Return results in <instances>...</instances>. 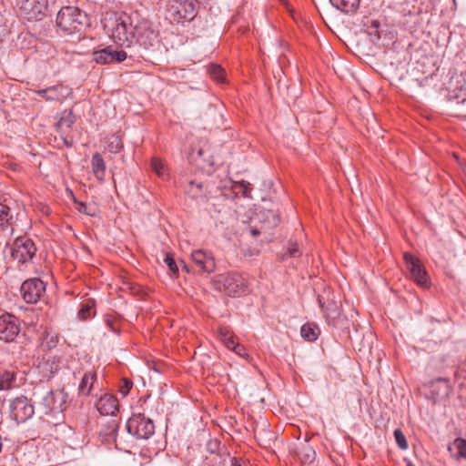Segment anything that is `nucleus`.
Here are the masks:
<instances>
[{
  "instance_id": "nucleus-26",
  "label": "nucleus",
  "mask_w": 466,
  "mask_h": 466,
  "mask_svg": "<svg viewBox=\"0 0 466 466\" xmlns=\"http://www.w3.org/2000/svg\"><path fill=\"white\" fill-rule=\"evenodd\" d=\"M16 374L14 371L0 372V390H6L15 386Z\"/></svg>"
},
{
  "instance_id": "nucleus-50",
  "label": "nucleus",
  "mask_w": 466,
  "mask_h": 466,
  "mask_svg": "<svg viewBox=\"0 0 466 466\" xmlns=\"http://www.w3.org/2000/svg\"><path fill=\"white\" fill-rule=\"evenodd\" d=\"M65 144H66L67 146H71V144H68L66 140H65Z\"/></svg>"
},
{
  "instance_id": "nucleus-32",
  "label": "nucleus",
  "mask_w": 466,
  "mask_h": 466,
  "mask_svg": "<svg viewBox=\"0 0 466 466\" xmlns=\"http://www.w3.org/2000/svg\"><path fill=\"white\" fill-rule=\"evenodd\" d=\"M453 448L456 449L458 458L466 459V440L458 438L453 442Z\"/></svg>"
},
{
  "instance_id": "nucleus-31",
  "label": "nucleus",
  "mask_w": 466,
  "mask_h": 466,
  "mask_svg": "<svg viewBox=\"0 0 466 466\" xmlns=\"http://www.w3.org/2000/svg\"><path fill=\"white\" fill-rule=\"evenodd\" d=\"M203 185L200 182L190 181L187 189V194L192 198H197L203 195Z\"/></svg>"
},
{
  "instance_id": "nucleus-15",
  "label": "nucleus",
  "mask_w": 466,
  "mask_h": 466,
  "mask_svg": "<svg viewBox=\"0 0 466 466\" xmlns=\"http://www.w3.org/2000/svg\"><path fill=\"white\" fill-rule=\"evenodd\" d=\"M191 260L197 269L201 273H212L215 271L216 263L213 254L205 249H196L191 253Z\"/></svg>"
},
{
  "instance_id": "nucleus-3",
  "label": "nucleus",
  "mask_w": 466,
  "mask_h": 466,
  "mask_svg": "<svg viewBox=\"0 0 466 466\" xmlns=\"http://www.w3.org/2000/svg\"><path fill=\"white\" fill-rule=\"evenodd\" d=\"M88 24L86 14L76 6H64L56 15V25L69 35L81 32Z\"/></svg>"
},
{
  "instance_id": "nucleus-20",
  "label": "nucleus",
  "mask_w": 466,
  "mask_h": 466,
  "mask_svg": "<svg viewBox=\"0 0 466 466\" xmlns=\"http://www.w3.org/2000/svg\"><path fill=\"white\" fill-rule=\"evenodd\" d=\"M319 305L321 308L326 319H334L339 315V308L338 302L333 298L325 299L323 296H318Z\"/></svg>"
},
{
  "instance_id": "nucleus-43",
  "label": "nucleus",
  "mask_w": 466,
  "mask_h": 466,
  "mask_svg": "<svg viewBox=\"0 0 466 466\" xmlns=\"http://www.w3.org/2000/svg\"><path fill=\"white\" fill-rule=\"evenodd\" d=\"M76 209L80 212V213H83V214H86V215H88V216H93V212H91V210L89 209V208L86 206V204L83 203V202H79L77 203V207H76Z\"/></svg>"
},
{
  "instance_id": "nucleus-14",
  "label": "nucleus",
  "mask_w": 466,
  "mask_h": 466,
  "mask_svg": "<svg viewBox=\"0 0 466 466\" xmlns=\"http://www.w3.org/2000/svg\"><path fill=\"white\" fill-rule=\"evenodd\" d=\"M20 291L27 303L35 304L45 293L46 285L40 279H30L23 282Z\"/></svg>"
},
{
  "instance_id": "nucleus-1",
  "label": "nucleus",
  "mask_w": 466,
  "mask_h": 466,
  "mask_svg": "<svg viewBox=\"0 0 466 466\" xmlns=\"http://www.w3.org/2000/svg\"><path fill=\"white\" fill-rule=\"evenodd\" d=\"M136 46L144 52L140 56L153 64L160 63L167 51L158 39L157 32L147 21L137 22V36L133 46Z\"/></svg>"
},
{
  "instance_id": "nucleus-29",
  "label": "nucleus",
  "mask_w": 466,
  "mask_h": 466,
  "mask_svg": "<svg viewBox=\"0 0 466 466\" xmlns=\"http://www.w3.org/2000/svg\"><path fill=\"white\" fill-rule=\"evenodd\" d=\"M12 219L13 215L10 213V208L6 205L0 204V230L6 229Z\"/></svg>"
},
{
  "instance_id": "nucleus-38",
  "label": "nucleus",
  "mask_w": 466,
  "mask_h": 466,
  "mask_svg": "<svg viewBox=\"0 0 466 466\" xmlns=\"http://www.w3.org/2000/svg\"><path fill=\"white\" fill-rule=\"evenodd\" d=\"M76 121V117L73 113L70 111L66 116H62L59 120L60 126H66V127H70Z\"/></svg>"
},
{
  "instance_id": "nucleus-6",
  "label": "nucleus",
  "mask_w": 466,
  "mask_h": 466,
  "mask_svg": "<svg viewBox=\"0 0 466 466\" xmlns=\"http://www.w3.org/2000/svg\"><path fill=\"white\" fill-rule=\"evenodd\" d=\"M214 288L228 296H240L247 292L248 282L238 273L219 274L213 280Z\"/></svg>"
},
{
  "instance_id": "nucleus-37",
  "label": "nucleus",
  "mask_w": 466,
  "mask_h": 466,
  "mask_svg": "<svg viewBox=\"0 0 466 466\" xmlns=\"http://www.w3.org/2000/svg\"><path fill=\"white\" fill-rule=\"evenodd\" d=\"M210 75L218 82L224 81V71L219 66H212L210 68Z\"/></svg>"
},
{
  "instance_id": "nucleus-35",
  "label": "nucleus",
  "mask_w": 466,
  "mask_h": 466,
  "mask_svg": "<svg viewBox=\"0 0 466 466\" xmlns=\"http://www.w3.org/2000/svg\"><path fill=\"white\" fill-rule=\"evenodd\" d=\"M394 437L400 449L406 450L408 448L406 437L400 429L394 431Z\"/></svg>"
},
{
  "instance_id": "nucleus-25",
  "label": "nucleus",
  "mask_w": 466,
  "mask_h": 466,
  "mask_svg": "<svg viewBox=\"0 0 466 466\" xmlns=\"http://www.w3.org/2000/svg\"><path fill=\"white\" fill-rule=\"evenodd\" d=\"M360 1V0H329L334 7L344 13L354 12L359 7Z\"/></svg>"
},
{
  "instance_id": "nucleus-4",
  "label": "nucleus",
  "mask_w": 466,
  "mask_h": 466,
  "mask_svg": "<svg viewBox=\"0 0 466 466\" xmlns=\"http://www.w3.org/2000/svg\"><path fill=\"white\" fill-rule=\"evenodd\" d=\"M35 397H41L37 402L38 409L45 414L61 413L66 410L68 399L67 393L63 390H44L37 389L34 391Z\"/></svg>"
},
{
  "instance_id": "nucleus-8",
  "label": "nucleus",
  "mask_w": 466,
  "mask_h": 466,
  "mask_svg": "<svg viewBox=\"0 0 466 466\" xmlns=\"http://www.w3.org/2000/svg\"><path fill=\"white\" fill-rule=\"evenodd\" d=\"M34 241L26 237L16 238L10 246V253L14 260L25 264L33 259L36 253Z\"/></svg>"
},
{
  "instance_id": "nucleus-7",
  "label": "nucleus",
  "mask_w": 466,
  "mask_h": 466,
  "mask_svg": "<svg viewBox=\"0 0 466 466\" xmlns=\"http://www.w3.org/2000/svg\"><path fill=\"white\" fill-rule=\"evenodd\" d=\"M8 412L16 423H24L33 417L35 407L28 398L21 395L9 400Z\"/></svg>"
},
{
  "instance_id": "nucleus-10",
  "label": "nucleus",
  "mask_w": 466,
  "mask_h": 466,
  "mask_svg": "<svg viewBox=\"0 0 466 466\" xmlns=\"http://www.w3.org/2000/svg\"><path fill=\"white\" fill-rule=\"evenodd\" d=\"M404 261L410 278L423 289L430 288L428 273L420 259L410 253H405Z\"/></svg>"
},
{
  "instance_id": "nucleus-30",
  "label": "nucleus",
  "mask_w": 466,
  "mask_h": 466,
  "mask_svg": "<svg viewBox=\"0 0 466 466\" xmlns=\"http://www.w3.org/2000/svg\"><path fill=\"white\" fill-rule=\"evenodd\" d=\"M106 148L112 154L120 152L123 148V143L120 137L112 135L106 142Z\"/></svg>"
},
{
  "instance_id": "nucleus-42",
  "label": "nucleus",
  "mask_w": 466,
  "mask_h": 466,
  "mask_svg": "<svg viewBox=\"0 0 466 466\" xmlns=\"http://www.w3.org/2000/svg\"><path fill=\"white\" fill-rule=\"evenodd\" d=\"M105 322L106 324V326H108L111 330L115 333H117L118 332V328L115 325V322H116V319L112 316H106L105 317Z\"/></svg>"
},
{
  "instance_id": "nucleus-45",
  "label": "nucleus",
  "mask_w": 466,
  "mask_h": 466,
  "mask_svg": "<svg viewBox=\"0 0 466 466\" xmlns=\"http://www.w3.org/2000/svg\"><path fill=\"white\" fill-rule=\"evenodd\" d=\"M44 92H47V87L43 88V89L34 90V93H35L36 95H38L40 97H42L43 99H45L46 101L47 94H46Z\"/></svg>"
},
{
  "instance_id": "nucleus-40",
  "label": "nucleus",
  "mask_w": 466,
  "mask_h": 466,
  "mask_svg": "<svg viewBox=\"0 0 466 466\" xmlns=\"http://www.w3.org/2000/svg\"><path fill=\"white\" fill-rule=\"evenodd\" d=\"M305 453L301 457V460L304 462H312L315 459V451L310 447H305Z\"/></svg>"
},
{
  "instance_id": "nucleus-19",
  "label": "nucleus",
  "mask_w": 466,
  "mask_h": 466,
  "mask_svg": "<svg viewBox=\"0 0 466 466\" xmlns=\"http://www.w3.org/2000/svg\"><path fill=\"white\" fill-rule=\"evenodd\" d=\"M256 220L262 224L261 229H270L276 228L280 223V218L277 213L272 210L263 209L256 214Z\"/></svg>"
},
{
  "instance_id": "nucleus-46",
  "label": "nucleus",
  "mask_w": 466,
  "mask_h": 466,
  "mask_svg": "<svg viewBox=\"0 0 466 466\" xmlns=\"http://www.w3.org/2000/svg\"><path fill=\"white\" fill-rule=\"evenodd\" d=\"M263 231H266L265 229H258L257 228H251V234L254 236V237H257L258 235H260Z\"/></svg>"
},
{
  "instance_id": "nucleus-23",
  "label": "nucleus",
  "mask_w": 466,
  "mask_h": 466,
  "mask_svg": "<svg viewBox=\"0 0 466 466\" xmlns=\"http://www.w3.org/2000/svg\"><path fill=\"white\" fill-rule=\"evenodd\" d=\"M228 183L229 186L225 185V187H229L235 196L248 197L252 189L250 183L244 180L238 182L229 180Z\"/></svg>"
},
{
  "instance_id": "nucleus-28",
  "label": "nucleus",
  "mask_w": 466,
  "mask_h": 466,
  "mask_svg": "<svg viewBox=\"0 0 466 466\" xmlns=\"http://www.w3.org/2000/svg\"><path fill=\"white\" fill-rule=\"evenodd\" d=\"M319 330L317 326L313 324H304L300 329V334L303 339L308 341H314L318 339Z\"/></svg>"
},
{
  "instance_id": "nucleus-12",
  "label": "nucleus",
  "mask_w": 466,
  "mask_h": 466,
  "mask_svg": "<svg viewBox=\"0 0 466 466\" xmlns=\"http://www.w3.org/2000/svg\"><path fill=\"white\" fill-rule=\"evenodd\" d=\"M19 10L29 21L42 20L47 10V0H21Z\"/></svg>"
},
{
  "instance_id": "nucleus-2",
  "label": "nucleus",
  "mask_w": 466,
  "mask_h": 466,
  "mask_svg": "<svg viewBox=\"0 0 466 466\" xmlns=\"http://www.w3.org/2000/svg\"><path fill=\"white\" fill-rule=\"evenodd\" d=\"M137 18L136 16V19ZM111 36L114 41L121 46L132 48L137 36V23L135 24V17L125 12L116 14Z\"/></svg>"
},
{
  "instance_id": "nucleus-11",
  "label": "nucleus",
  "mask_w": 466,
  "mask_h": 466,
  "mask_svg": "<svg viewBox=\"0 0 466 466\" xmlns=\"http://www.w3.org/2000/svg\"><path fill=\"white\" fill-rule=\"evenodd\" d=\"M21 331V323L15 315L5 313L0 315V340L14 342Z\"/></svg>"
},
{
  "instance_id": "nucleus-5",
  "label": "nucleus",
  "mask_w": 466,
  "mask_h": 466,
  "mask_svg": "<svg viewBox=\"0 0 466 466\" xmlns=\"http://www.w3.org/2000/svg\"><path fill=\"white\" fill-rule=\"evenodd\" d=\"M172 23L191 21L196 16L197 0H161Z\"/></svg>"
},
{
  "instance_id": "nucleus-9",
  "label": "nucleus",
  "mask_w": 466,
  "mask_h": 466,
  "mask_svg": "<svg viewBox=\"0 0 466 466\" xmlns=\"http://www.w3.org/2000/svg\"><path fill=\"white\" fill-rule=\"evenodd\" d=\"M127 432L137 439H148L155 432L153 421L143 414H134L127 421Z\"/></svg>"
},
{
  "instance_id": "nucleus-36",
  "label": "nucleus",
  "mask_w": 466,
  "mask_h": 466,
  "mask_svg": "<svg viewBox=\"0 0 466 466\" xmlns=\"http://www.w3.org/2000/svg\"><path fill=\"white\" fill-rule=\"evenodd\" d=\"M164 262L169 268L170 272L177 273L178 271L177 266L173 256L169 253H167L164 258Z\"/></svg>"
},
{
  "instance_id": "nucleus-24",
  "label": "nucleus",
  "mask_w": 466,
  "mask_h": 466,
  "mask_svg": "<svg viewBox=\"0 0 466 466\" xmlns=\"http://www.w3.org/2000/svg\"><path fill=\"white\" fill-rule=\"evenodd\" d=\"M96 377V374L93 371H89L83 376L78 386V391L80 394L84 396L90 394Z\"/></svg>"
},
{
  "instance_id": "nucleus-18",
  "label": "nucleus",
  "mask_w": 466,
  "mask_h": 466,
  "mask_svg": "<svg viewBox=\"0 0 466 466\" xmlns=\"http://www.w3.org/2000/svg\"><path fill=\"white\" fill-rule=\"evenodd\" d=\"M96 406L101 415H115L118 410V400L113 395L105 394L100 397Z\"/></svg>"
},
{
  "instance_id": "nucleus-48",
  "label": "nucleus",
  "mask_w": 466,
  "mask_h": 466,
  "mask_svg": "<svg viewBox=\"0 0 466 466\" xmlns=\"http://www.w3.org/2000/svg\"><path fill=\"white\" fill-rule=\"evenodd\" d=\"M407 466H414L411 461H408Z\"/></svg>"
},
{
  "instance_id": "nucleus-49",
  "label": "nucleus",
  "mask_w": 466,
  "mask_h": 466,
  "mask_svg": "<svg viewBox=\"0 0 466 466\" xmlns=\"http://www.w3.org/2000/svg\"><path fill=\"white\" fill-rule=\"evenodd\" d=\"M235 466H242V465L238 463V461H236V465Z\"/></svg>"
},
{
  "instance_id": "nucleus-13",
  "label": "nucleus",
  "mask_w": 466,
  "mask_h": 466,
  "mask_svg": "<svg viewBox=\"0 0 466 466\" xmlns=\"http://www.w3.org/2000/svg\"><path fill=\"white\" fill-rule=\"evenodd\" d=\"M93 60L97 64L106 65L113 63H120L127 57H132L134 54H128L125 50H116L112 46L95 51L93 53Z\"/></svg>"
},
{
  "instance_id": "nucleus-47",
  "label": "nucleus",
  "mask_w": 466,
  "mask_h": 466,
  "mask_svg": "<svg viewBox=\"0 0 466 466\" xmlns=\"http://www.w3.org/2000/svg\"><path fill=\"white\" fill-rule=\"evenodd\" d=\"M234 350L237 354H238V355H240V356H242V355L244 354L243 352L245 351V350H244V347H243V346H242V349H237V350Z\"/></svg>"
},
{
  "instance_id": "nucleus-41",
  "label": "nucleus",
  "mask_w": 466,
  "mask_h": 466,
  "mask_svg": "<svg viewBox=\"0 0 466 466\" xmlns=\"http://www.w3.org/2000/svg\"><path fill=\"white\" fill-rule=\"evenodd\" d=\"M288 253L289 257L292 258H298L301 255V252L299 249V247L297 243L289 242V248H288Z\"/></svg>"
},
{
  "instance_id": "nucleus-16",
  "label": "nucleus",
  "mask_w": 466,
  "mask_h": 466,
  "mask_svg": "<svg viewBox=\"0 0 466 466\" xmlns=\"http://www.w3.org/2000/svg\"><path fill=\"white\" fill-rule=\"evenodd\" d=\"M451 391L450 382L447 379L439 378L427 386V396L433 402H438L447 398Z\"/></svg>"
},
{
  "instance_id": "nucleus-44",
  "label": "nucleus",
  "mask_w": 466,
  "mask_h": 466,
  "mask_svg": "<svg viewBox=\"0 0 466 466\" xmlns=\"http://www.w3.org/2000/svg\"><path fill=\"white\" fill-rule=\"evenodd\" d=\"M5 22V16L0 13V37L4 36L7 31Z\"/></svg>"
},
{
  "instance_id": "nucleus-39",
  "label": "nucleus",
  "mask_w": 466,
  "mask_h": 466,
  "mask_svg": "<svg viewBox=\"0 0 466 466\" xmlns=\"http://www.w3.org/2000/svg\"><path fill=\"white\" fill-rule=\"evenodd\" d=\"M133 386V383L128 379H123L121 381V385L119 388V392L122 394L123 397H126L129 390H131Z\"/></svg>"
},
{
  "instance_id": "nucleus-34",
  "label": "nucleus",
  "mask_w": 466,
  "mask_h": 466,
  "mask_svg": "<svg viewBox=\"0 0 466 466\" xmlns=\"http://www.w3.org/2000/svg\"><path fill=\"white\" fill-rule=\"evenodd\" d=\"M95 314V311L93 310L92 307L88 304H85L81 307V309L78 310V318L82 320H86L87 319H90Z\"/></svg>"
},
{
  "instance_id": "nucleus-21",
  "label": "nucleus",
  "mask_w": 466,
  "mask_h": 466,
  "mask_svg": "<svg viewBox=\"0 0 466 466\" xmlns=\"http://www.w3.org/2000/svg\"><path fill=\"white\" fill-rule=\"evenodd\" d=\"M46 101L48 102H63L72 94V89L63 85H55L47 87Z\"/></svg>"
},
{
  "instance_id": "nucleus-17",
  "label": "nucleus",
  "mask_w": 466,
  "mask_h": 466,
  "mask_svg": "<svg viewBox=\"0 0 466 466\" xmlns=\"http://www.w3.org/2000/svg\"><path fill=\"white\" fill-rule=\"evenodd\" d=\"M189 158L200 168L213 167L215 164L214 157L208 154V149L204 147L192 148L189 154Z\"/></svg>"
},
{
  "instance_id": "nucleus-33",
  "label": "nucleus",
  "mask_w": 466,
  "mask_h": 466,
  "mask_svg": "<svg viewBox=\"0 0 466 466\" xmlns=\"http://www.w3.org/2000/svg\"><path fill=\"white\" fill-rule=\"evenodd\" d=\"M222 339L226 347L229 350H237L242 349V346L239 345L232 336H228L227 333L220 332Z\"/></svg>"
},
{
  "instance_id": "nucleus-27",
  "label": "nucleus",
  "mask_w": 466,
  "mask_h": 466,
  "mask_svg": "<svg viewBox=\"0 0 466 466\" xmlns=\"http://www.w3.org/2000/svg\"><path fill=\"white\" fill-rule=\"evenodd\" d=\"M151 169L157 174V176L162 179H167L169 173L166 164L158 157H153L151 159Z\"/></svg>"
},
{
  "instance_id": "nucleus-22",
  "label": "nucleus",
  "mask_w": 466,
  "mask_h": 466,
  "mask_svg": "<svg viewBox=\"0 0 466 466\" xmlns=\"http://www.w3.org/2000/svg\"><path fill=\"white\" fill-rule=\"evenodd\" d=\"M91 166L96 179L99 181H104L106 175V163L101 154L96 152L92 156Z\"/></svg>"
}]
</instances>
